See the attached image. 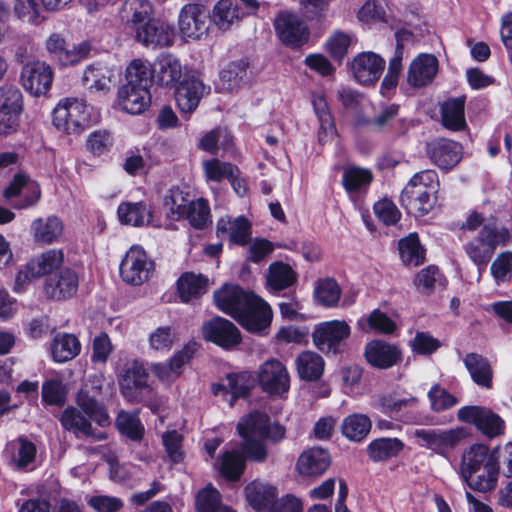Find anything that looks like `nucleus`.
Masks as SVG:
<instances>
[{
    "label": "nucleus",
    "mask_w": 512,
    "mask_h": 512,
    "mask_svg": "<svg viewBox=\"0 0 512 512\" xmlns=\"http://www.w3.org/2000/svg\"><path fill=\"white\" fill-rule=\"evenodd\" d=\"M182 76V64L171 53H161L153 63V79L162 86H174Z\"/></svg>",
    "instance_id": "obj_31"
},
{
    "label": "nucleus",
    "mask_w": 512,
    "mask_h": 512,
    "mask_svg": "<svg viewBox=\"0 0 512 512\" xmlns=\"http://www.w3.org/2000/svg\"><path fill=\"white\" fill-rule=\"evenodd\" d=\"M439 180L436 171L423 170L413 175L404 187L400 202L411 215L421 217L428 214L437 202Z\"/></svg>",
    "instance_id": "obj_5"
},
{
    "label": "nucleus",
    "mask_w": 512,
    "mask_h": 512,
    "mask_svg": "<svg viewBox=\"0 0 512 512\" xmlns=\"http://www.w3.org/2000/svg\"><path fill=\"white\" fill-rule=\"evenodd\" d=\"M91 107L83 99H61L53 110L54 127L68 135H78L91 124Z\"/></svg>",
    "instance_id": "obj_6"
},
{
    "label": "nucleus",
    "mask_w": 512,
    "mask_h": 512,
    "mask_svg": "<svg viewBox=\"0 0 512 512\" xmlns=\"http://www.w3.org/2000/svg\"><path fill=\"white\" fill-rule=\"evenodd\" d=\"M36 456V447L25 438H18L7 443L4 450V457L11 466L23 469L31 464Z\"/></svg>",
    "instance_id": "obj_37"
},
{
    "label": "nucleus",
    "mask_w": 512,
    "mask_h": 512,
    "mask_svg": "<svg viewBox=\"0 0 512 512\" xmlns=\"http://www.w3.org/2000/svg\"><path fill=\"white\" fill-rule=\"evenodd\" d=\"M257 380L261 389L270 396L284 398L290 389V375L279 360L270 359L260 365Z\"/></svg>",
    "instance_id": "obj_10"
},
{
    "label": "nucleus",
    "mask_w": 512,
    "mask_h": 512,
    "mask_svg": "<svg viewBox=\"0 0 512 512\" xmlns=\"http://www.w3.org/2000/svg\"><path fill=\"white\" fill-rule=\"evenodd\" d=\"M357 326L363 332L375 331L381 334H392L397 329L396 323L379 309L359 318Z\"/></svg>",
    "instance_id": "obj_50"
},
{
    "label": "nucleus",
    "mask_w": 512,
    "mask_h": 512,
    "mask_svg": "<svg viewBox=\"0 0 512 512\" xmlns=\"http://www.w3.org/2000/svg\"><path fill=\"white\" fill-rule=\"evenodd\" d=\"M253 380L248 372L228 374L218 383L212 384V392L222 396L233 405L238 397L244 396L252 387Z\"/></svg>",
    "instance_id": "obj_26"
},
{
    "label": "nucleus",
    "mask_w": 512,
    "mask_h": 512,
    "mask_svg": "<svg viewBox=\"0 0 512 512\" xmlns=\"http://www.w3.org/2000/svg\"><path fill=\"white\" fill-rule=\"evenodd\" d=\"M464 107V96L448 99L442 104V123L447 129L461 131L466 128Z\"/></svg>",
    "instance_id": "obj_40"
},
{
    "label": "nucleus",
    "mask_w": 512,
    "mask_h": 512,
    "mask_svg": "<svg viewBox=\"0 0 512 512\" xmlns=\"http://www.w3.org/2000/svg\"><path fill=\"white\" fill-rule=\"evenodd\" d=\"M176 341L177 333L171 326H159L148 336L150 349L161 353L170 351Z\"/></svg>",
    "instance_id": "obj_59"
},
{
    "label": "nucleus",
    "mask_w": 512,
    "mask_h": 512,
    "mask_svg": "<svg viewBox=\"0 0 512 512\" xmlns=\"http://www.w3.org/2000/svg\"><path fill=\"white\" fill-rule=\"evenodd\" d=\"M65 255L62 249L51 248L30 259L32 270L40 278L51 275L60 269L64 263Z\"/></svg>",
    "instance_id": "obj_45"
},
{
    "label": "nucleus",
    "mask_w": 512,
    "mask_h": 512,
    "mask_svg": "<svg viewBox=\"0 0 512 512\" xmlns=\"http://www.w3.org/2000/svg\"><path fill=\"white\" fill-rule=\"evenodd\" d=\"M0 109L21 115L23 111V96L17 87L12 85L0 87Z\"/></svg>",
    "instance_id": "obj_64"
},
{
    "label": "nucleus",
    "mask_w": 512,
    "mask_h": 512,
    "mask_svg": "<svg viewBox=\"0 0 512 512\" xmlns=\"http://www.w3.org/2000/svg\"><path fill=\"white\" fill-rule=\"evenodd\" d=\"M401 357L397 346L382 340H373L365 346L367 362L376 368L387 369L395 365Z\"/></svg>",
    "instance_id": "obj_29"
},
{
    "label": "nucleus",
    "mask_w": 512,
    "mask_h": 512,
    "mask_svg": "<svg viewBox=\"0 0 512 512\" xmlns=\"http://www.w3.org/2000/svg\"><path fill=\"white\" fill-rule=\"evenodd\" d=\"M357 18L361 23L366 25L385 22L387 21L385 6L378 0H367L359 8Z\"/></svg>",
    "instance_id": "obj_63"
},
{
    "label": "nucleus",
    "mask_w": 512,
    "mask_h": 512,
    "mask_svg": "<svg viewBox=\"0 0 512 512\" xmlns=\"http://www.w3.org/2000/svg\"><path fill=\"white\" fill-rule=\"evenodd\" d=\"M119 103L130 114H141L151 103L149 87L125 84L118 92Z\"/></svg>",
    "instance_id": "obj_30"
},
{
    "label": "nucleus",
    "mask_w": 512,
    "mask_h": 512,
    "mask_svg": "<svg viewBox=\"0 0 512 512\" xmlns=\"http://www.w3.org/2000/svg\"><path fill=\"white\" fill-rule=\"evenodd\" d=\"M209 90V87L207 88L200 79L195 77L180 83L175 91V99L180 112L186 116L191 115Z\"/></svg>",
    "instance_id": "obj_24"
},
{
    "label": "nucleus",
    "mask_w": 512,
    "mask_h": 512,
    "mask_svg": "<svg viewBox=\"0 0 512 512\" xmlns=\"http://www.w3.org/2000/svg\"><path fill=\"white\" fill-rule=\"evenodd\" d=\"M44 45L48 55L62 66H72L81 62L91 49L86 41L69 46L63 35L56 32L47 37Z\"/></svg>",
    "instance_id": "obj_14"
},
{
    "label": "nucleus",
    "mask_w": 512,
    "mask_h": 512,
    "mask_svg": "<svg viewBox=\"0 0 512 512\" xmlns=\"http://www.w3.org/2000/svg\"><path fill=\"white\" fill-rule=\"evenodd\" d=\"M216 233L219 238H229L231 243L243 246L250 238L251 225L243 216L235 219L227 216L218 221Z\"/></svg>",
    "instance_id": "obj_35"
},
{
    "label": "nucleus",
    "mask_w": 512,
    "mask_h": 512,
    "mask_svg": "<svg viewBox=\"0 0 512 512\" xmlns=\"http://www.w3.org/2000/svg\"><path fill=\"white\" fill-rule=\"evenodd\" d=\"M92 393L83 389L78 393L77 405L75 407H67L60 417V423L64 429L74 432L77 435L92 436V427L90 421L96 422L98 425L105 427L110 424V418L105 408L95 399L100 393V387L94 386Z\"/></svg>",
    "instance_id": "obj_4"
},
{
    "label": "nucleus",
    "mask_w": 512,
    "mask_h": 512,
    "mask_svg": "<svg viewBox=\"0 0 512 512\" xmlns=\"http://www.w3.org/2000/svg\"><path fill=\"white\" fill-rule=\"evenodd\" d=\"M194 353L191 346H185L164 362L151 365V371L163 383L175 381L182 373V367L190 360Z\"/></svg>",
    "instance_id": "obj_28"
},
{
    "label": "nucleus",
    "mask_w": 512,
    "mask_h": 512,
    "mask_svg": "<svg viewBox=\"0 0 512 512\" xmlns=\"http://www.w3.org/2000/svg\"><path fill=\"white\" fill-rule=\"evenodd\" d=\"M349 67L352 76L359 84L369 85L380 78L385 61L374 52H361L353 58Z\"/></svg>",
    "instance_id": "obj_20"
},
{
    "label": "nucleus",
    "mask_w": 512,
    "mask_h": 512,
    "mask_svg": "<svg viewBox=\"0 0 512 512\" xmlns=\"http://www.w3.org/2000/svg\"><path fill=\"white\" fill-rule=\"evenodd\" d=\"M237 432L243 440L241 449L248 460L257 463L264 462L268 457L265 440L277 444L286 437L285 426L259 411L243 416L237 424Z\"/></svg>",
    "instance_id": "obj_2"
},
{
    "label": "nucleus",
    "mask_w": 512,
    "mask_h": 512,
    "mask_svg": "<svg viewBox=\"0 0 512 512\" xmlns=\"http://www.w3.org/2000/svg\"><path fill=\"white\" fill-rule=\"evenodd\" d=\"M323 358L313 351H304L296 358V368L299 377L306 381L318 380L324 372Z\"/></svg>",
    "instance_id": "obj_43"
},
{
    "label": "nucleus",
    "mask_w": 512,
    "mask_h": 512,
    "mask_svg": "<svg viewBox=\"0 0 512 512\" xmlns=\"http://www.w3.org/2000/svg\"><path fill=\"white\" fill-rule=\"evenodd\" d=\"M178 29L185 40H200L209 31V16L203 4L187 3L179 12Z\"/></svg>",
    "instance_id": "obj_11"
},
{
    "label": "nucleus",
    "mask_w": 512,
    "mask_h": 512,
    "mask_svg": "<svg viewBox=\"0 0 512 512\" xmlns=\"http://www.w3.org/2000/svg\"><path fill=\"white\" fill-rule=\"evenodd\" d=\"M208 280L202 275L184 273L177 281V290L182 302H189L204 294Z\"/></svg>",
    "instance_id": "obj_48"
},
{
    "label": "nucleus",
    "mask_w": 512,
    "mask_h": 512,
    "mask_svg": "<svg viewBox=\"0 0 512 512\" xmlns=\"http://www.w3.org/2000/svg\"><path fill=\"white\" fill-rule=\"evenodd\" d=\"M49 348L54 362L66 363L80 354L81 343L74 334L60 332L53 337Z\"/></svg>",
    "instance_id": "obj_36"
},
{
    "label": "nucleus",
    "mask_w": 512,
    "mask_h": 512,
    "mask_svg": "<svg viewBox=\"0 0 512 512\" xmlns=\"http://www.w3.org/2000/svg\"><path fill=\"white\" fill-rule=\"evenodd\" d=\"M179 188H173L164 198V209L167 216L172 220H179L185 217L190 200Z\"/></svg>",
    "instance_id": "obj_55"
},
{
    "label": "nucleus",
    "mask_w": 512,
    "mask_h": 512,
    "mask_svg": "<svg viewBox=\"0 0 512 512\" xmlns=\"http://www.w3.org/2000/svg\"><path fill=\"white\" fill-rule=\"evenodd\" d=\"M247 14L240 8V0H219L211 13V20L220 30L226 31L237 24Z\"/></svg>",
    "instance_id": "obj_34"
},
{
    "label": "nucleus",
    "mask_w": 512,
    "mask_h": 512,
    "mask_svg": "<svg viewBox=\"0 0 512 512\" xmlns=\"http://www.w3.org/2000/svg\"><path fill=\"white\" fill-rule=\"evenodd\" d=\"M65 225L62 219L55 215L38 217L31 222L30 235L38 245H51L63 240Z\"/></svg>",
    "instance_id": "obj_22"
},
{
    "label": "nucleus",
    "mask_w": 512,
    "mask_h": 512,
    "mask_svg": "<svg viewBox=\"0 0 512 512\" xmlns=\"http://www.w3.org/2000/svg\"><path fill=\"white\" fill-rule=\"evenodd\" d=\"M221 496L212 485H207L196 496V508L200 512H234L226 506H220Z\"/></svg>",
    "instance_id": "obj_58"
},
{
    "label": "nucleus",
    "mask_w": 512,
    "mask_h": 512,
    "mask_svg": "<svg viewBox=\"0 0 512 512\" xmlns=\"http://www.w3.org/2000/svg\"><path fill=\"white\" fill-rule=\"evenodd\" d=\"M438 60L431 54H420L410 64L407 80L413 87H423L434 79Z\"/></svg>",
    "instance_id": "obj_32"
},
{
    "label": "nucleus",
    "mask_w": 512,
    "mask_h": 512,
    "mask_svg": "<svg viewBox=\"0 0 512 512\" xmlns=\"http://www.w3.org/2000/svg\"><path fill=\"white\" fill-rule=\"evenodd\" d=\"M121 223L134 227H162V221L154 214L152 208L144 202L121 203L117 209Z\"/></svg>",
    "instance_id": "obj_23"
},
{
    "label": "nucleus",
    "mask_w": 512,
    "mask_h": 512,
    "mask_svg": "<svg viewBox=\"0 0 512 512\" xmlns=\"http://www.w3.org/2000/svg\"><path fill=\"white\" fill-rule=\"evenodd\" d=\"M3 197L10 201L15 209H28L38 203L41 190L37 182L23 173H18L4 189Z\"/></svg>",
    "instance_id": "obj_15"
},
{
    "label": "nucleus",
    "mask_w": 512,
    "mask_h": 512,
    "mask_svg": "<svg viewBox=\"0 0 512 512\" xmlns=\"http://www.w3.org/2000/svg\"><path fill=\"white\" fill-rule=\"evenodd\" d=\"M274 28L280 41L291 47L302 45L309 36L306 24L298 15L288 11H282L275 17Z\"/></svg>",
    "instance_id": "obj_17"
},
{
    "label": "nucleus",
    "mask_w": 512,
    "mask_h": 512,
    "mask_svg": "<svg viewBox=\"0 0 512 512\" xmlns=\"http://www.w3.org/2000/svg\"><path fill=\"white\" fill-rule=\"evenodd\" d=\"M203 338L225 350L237 347L242 336L240 330L229 320L215 317L202 325Z\"/></svg>",
    "instance_id": "obj_16"
},
{
    "label": "nucleus",
    "mask_w": 512,
    "mask_h": 512,
    "mask_svg": "<svg viewBox=\"0 0 512 512\" xmlns=\"http://www.w3.org/2000/svg\"><path fill=\"white\" fill-rule=\"evenodd\" d=\"M460 421L474 424L483 434L494 437L504 431L502 419L490 409L480 406H465L458 410Z\"/></svg>",
    "instance_id": "obj_18"
},
{
    "label": "nucleus",
    "mask_w": 512,
    "mask_h": 512,
    "mask_svg": "<svg viewBox=\"0 0 512 512\" xmlns=\"http://www.w3.org/2000/svg\"><path fill=\"white\" fill-rule=\"evenodd\" d=\"M463 229L479 230V236L464 246L467 256L478 267L479 273L486 267L497 246L506 245L512 237V231L496 228L492 219L486 220L477 212L468 216Z\"/></svg>",
    "instance_id": "obj_3"
},
{
    "label": "nucleus",
    "mask_w": 512,
    "mask_h": 512,
    "mask_svg": "<svg viewBox=\"0 0 512 512\" xmlns=\"http://www.w3.org/2000/svg\"><path fill=\"white\" fill-rule=\"evenodd\" d=\"M372 179L370 170L357 166L346 167L342 174L343 186L351 198L365 192Z\"/></svg>",
    "instance_id": "obj_41"
},
{
    "label": "nucleus",
    "mask_w": 512,
    "mask_h": 512,
    "mask_svg": "<svg viewBox=\"0 0 512 512\" xmlns=\"http://www.w3.org/2000/svg\"><path fill=\"white\" fill-rule=\"evenodd\" d=\"M114 144L112 134L107 130L91 132L86 139V148L94 156L107 154Z\"/></svg>",
    "instance_id": "obj_62"
},
{
    "label": "nucleus",
    "mask_w": 512,
    "mask_h": 512,
    "mask_svg": "<svg viewBox=\"0 0 512 512\" xmlns=\"http://www.w3.org/2000/svg\"><path fill=\"white\" fill-rule=\"evenodd\" d=\"M491 462H498L495 451L490 452L484 444L472 445L463 453L460 466L461 478H469L471 473L481 472V469Z\"/></svg>",
    "instance_id": "obj_33"
},
{
    "label": "nucleus",
    "mask_w": 512,
    "mask_h": 512,
    "mask_svg": "<svg viewBox=\"0 0 512 512\" xmlns=\"http://www.w3.org/2000/svg\"><path fill=\"white\" fill-rule=\"evenodd\" d=\"M404 449V443L398 438H378L369 443L367 453L374 462H381L398 456Z\"/></svg>",
    "instance_id": "obj_44"
},
{
    "label": "nucleus",
    "mask_w": 512,
    "mask_h": 512,
    "mask_svg": "<svg viewBox=\"0 0 512 512\" xmlns=\"http://www.w3.org/2000/svg\"><path fill=\"white\" fill-rule=\"evenodd\" d=\"M430 159L440 169L449 170L455 167L462 158V147L459 143L447 139H438L428 145Z\"/></svg>",
    "instance_id": "obj_27"
},
{
    "label": "nucleus",
    "mask_w": 512,
    "mask_h": 512,
    "mask_svg": "<svg viewBox=\"0 0 512 512\" xmlns=\"http://www.w3.org/2000/svg\"><path fill=\"white\" fill-rule=\"evenodd\" d=\"M351 329L344 320H330L318 323L313 332L314 345L326 355H337L343 350V342L350 336Z\"/></svg>",
    "instance_id": "obj_8"
},
{
    "label": "nucleus",
    "mask_w": 512,
    "mask_h": 512,
    "mask_svg": "<svg viewBox=\"0 0 512 512\" xmlns=\"http://www.w3.org/2000/svg\"><path fill=\"white\" fill-rule=\"evenodd\" d=\"M332 458L328 450L314 446L304 450L296 462L298 474L305 478H318L330 468Z\"/></svg>",
    "instance_id": "obj_21"
},
{
    "label": "nucleus",
    "mask_w": 512,
    "mask_h": 512,
    "mask_svg": "<svg viewBox=\"0 0 512 512\" xmlns=\"http://www.w3.org/2000/svg\"><path fill=\"white\" fill-rule=\"evenodd\" d=\"M399 254L406 265L418 266L424 261V249L420 245L417 234H409L399 241Z\"/></svg>",
    "instance_id": "obj_54"
},
{
    "label": "nucleus",
    "mask_w": 512,
    "mask_h": 512,
    "mask_svg": "<svg viewBox=\"0 0 512 512\" xmlns=\"http://www.w3.org/2000/svg\"><path fill=\"white\" fill-rule=\"evenodd\" d=\"M464 364L477 385L491 388L493 372L487 359L481 355L471 353L464 358Z\"/></svg>",
    "instance_id": "obj_49"
},
{
    "label": "nucleus",
    "mask_w": 512,
    "mask_h": 512,
    "mask_svg": "<svg viewBox=\"0 0 512 512\" xmlns=\"http://www.w3.org/2000/svg\"><path fill=\"white\" fill-rule=\"evenodd\" d=\"M354 38L351 34L336 31L325 42V50L336 61L341 62L352 46Z\"/></svg>",
    "instance_id": "obj_60"
},
{
    "label": "nucleus",
    "mask_w": 512,
    "mask_h": 512,
    "mask_svg": "<svg viewBox=\"0 0 512 512\" xmlns=\"http://www.w3.org/2000/svg\"><path fill=\"white\" fill-rule=\"evenodd\" d=\"M126 84L150 87L153 79V64L147 59L135 58L126 67Z\"/></svg>",
    "instance_id": "obj_52"
},
{
    "label": "nucleus",
    "mask_w": 512,
    "mask_h": 512,
    "mask_svg": "<svg viewBox=\"0 0 512 512\" xmlns=\"http://www.w3.org/2000/svg\"><path fill=\"white\" fill-rule=\"evenodd\" d=\"M54 72L52 67L41 60L27 62L21 70L20 82L31 96L46 95L52 87Z\"/></svg>",
    "instance_id": "obj_12"
},
{
    "label": "nucleus",
    "mask_w": 512,
    "mask_h": 512,
    "mask_svg": "<svg viewBox=\"0 0 512 512\" xmlns=\"http://www.w3.org/2000/svg\"><path fill=\"white\" fill-rule=\"evenodd\" d=\"M78 290V276L70 268L62 270L59 274L48 277L44 282V293L52 300H66L76 294Z\"/></svg>",
    "instance_id": "obj_25"
},
{
    "label": "nucleus",
    "mask_w": 512,
    "mask_h": 512,
    "mask_svg": "<svg viewBox=\"0 0 512 512\" xmlns=\"http://www.w3.org/2000/svg\"><path fill=\"white\" fill-rule=\"evenodd\" d=\"M248 63L244 59L230 62L220 72V83L224 90L233 91L244 81Z\"/></svg>",
    "instance_id": "obj_53"
},
{
    "label": "nucleus",
    "mask_w": 512,
    "mask_h": 512,
    "mask_svg": "<svg viewBox=\"0 0 512 512\" xmlns=\"http://www.w3.org/2000/svg\"><path fill=\"white\" fill-rule=\"evenodd\" d=\"M499 472L498 462L485 465L481 472L471 473L469 478H462L473 490L487 492L495 488Z\"/></svg>",
    "instance_id": "obj_51"
},
{
    "label": "nucleus",
    "mask_w": 512,
    "mask_h": 512,
    "mask_svg": "<svg viewBox=\"0 0 512 512\" xmlns=\"http://www.w3.org/2000/svg\"><path fill=\"white\" fill-rule=\"evenodd\" d=\"M111 71L100 63L86 67L82 76L83 86L91 93L105 92L110 89Z\"/></svg>",
    "instance_id": "obj_42"
},
{
    "label": "nucleus",
    "mask_w": 512,
    "mask_h": 512,
    "mask_svg": "<svg viewBox=\"0 0 512 512\" xmlns=\"http://www.w3.org/2000/svg\"><path fill=\"white\" fill-rule=\"evenodd\" d=\"M203 170L208 181L221 182L231 178L234 173L238 172V168L231 163L222 162L218 159H209L203 161Z\"/></svg>",
    "instance_id": "obj_61"
},
{
    "label": "nucleus",
    "mask_w": 512,
    "mask_h": 512,
    "mask_svg": "<svg viewBox=\"0 0 512 512\" xmlns=\"http://www.w3.org/2000/svg\"><path fill=\"white\" fill-rule=\"evenodd\" d=\"M297 279L296 272L286 263L277 261L270 264L267 272V287L280 291L293 285Z\"/></svg>",
    "instance_id": "obj_46"
},
{
    "label": "nucleus",
    "mask_w": 512,
    "mask_h": 512,
    "mask_svg": "<svg viewBox=\"0 0 512 512\" xmlns=\"http://www.w3.org/2000/svg\"><path fill=\"white\" fill-rule=\"evenodd\" d=\"M314 294L321 305L334 307L340 300L341 288L333 278H324L317 282Z\"/></svg>",
    "instance_id": "obj_56"
},
{
    "label": "nucleus",
    "mask_w": 512,
    "mask_h": 512,
    "mask_svg": "<svg viewBox=\"0 0 512 512\" xmlns=\"http://www.w3.org/2000/svg\"><path fill=\"white\" fill-rule=\"evenodd\" d=\"M213 299L220 311L251 333L261 334L271 325L273 312L270 305L238 284H223L214 292Z\"/></svg>",
    "instance_id": "obj_1"
},
{
    "label": "nucleus",
    "mask_w": 512,
    "mask_h": 512,
    "mask_svg": "<svg viewBox=\"0 0 512 512\" xmlns=\"http://www.w3.org/2000/svg\"><path fill=\"white\" fill-rule=\"evenodd\" d=\"M415 443L439 455H446L464 437L462 429H415L410 433Z\"/></svg>",
    "instance_id": "obj_9"
},
{
    "label": "nucleus",
    "mask_w": 512,
    "mask_h": 512,
    "mask_svg": "<svg viewBox=\"0 0 512 512\" xmlns=\"http://www.w3.org/2000/svg\"><path fill=\"white\" fill-rule=\"evenodd\" d=\"M149 373L145 366L133 361L119 380L121 392L129 402H138L150 390Z\"/></svg>",
    "instance_id": "obj_19"
},
{
    "label": "nucleus",
    "mask_w": 512,
    "mask_h": 512,
    "mask_svg": "<svg viewBox=\"0 0 512 512\" xmlns=\"http://www.w3.org/2000/svg\"><path fill=\"white\" fill-rule=\"evenodd\" d=\"M276 488L269 483L254 480L245 487L248 504L256 511L266 510L275 500Z\"/></svg>",
    "instance_id": "obj_39"
},
{
    "label": "nucleus",
    "mask_w": 512,
    "mask_h": 512,
    "mask_svg": "<svg viewBox=\"0 0 512 512\" xmlns=\"http://www.w3.org/2000/svg\"><path fill=\"white\" fill-rule=\"evenodd\" d=\"M42 7L37 0H16L14 13L19 20L31 25H40L45 21Z\"/></svg>",
    "instance_id": "obj_57"
},
{
    "label": "nucleus",
    "mask_w": 512,
    "mask_h": 512,
    "mask_svg": "<svg viewBox=\"0 0 512 512\" xmlns=\"http://www.w3.org/2000/svg\"><path fill=\"white\" fill-rule=\"evenodd\" d=\"M135 40L146 48L161 49L174 43L175 33L166 21L152 18L136 27Z\"/></svg>",
    "instance_id": "obj_13"
},
{
    "label": "nucleus",
    "mask_w": 512,
    "mask_h": 512,
    "mask_svg": "<svg viewBox=\"0 0 512 512\" xmlns=\"http://www.w3.org/2000/svg\"><path fill=\"white\" fill-rule=\"evenodd\" d=\"M247 456L234 448H226L215 465L219 473L226 479L237 481L244 473Z\"/></svg>",
    "instance_id": "obj_38"
},
{
    "label": "nucleus",
    "mask_w": 512,
    "mask_h": 512,
    "mask_svg": "<svg viewBox=\"0 0 512 512\" xmlns=\"http://www.w3.org/2000/svg\"><path fill=\"white\" fill-rule=\"evenodd\" d=\"M372 427L367 415L354 413L345 417L341 424V431L345 438L353 442H361L369 434Z\"/></svg>",
    "instance_id": "obj_47"
},
{
    "label": "nucleus",
    "mask_w": 512,
    "mask_h": 512,
    "mask_svg": "<svg viewBox=\"0 0 512 512\" xmlns=\"http://www.w3.org/2000/svg\"><path fill=\"white\" fill-rule=\"evenodd\" d=\"M120 277L128 285L141 286L154 271V262L140 245H132L119 266Z\"/></svg>",
    "instance_id": "obj_7"
}]
</instances>
